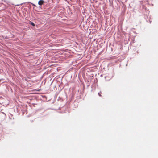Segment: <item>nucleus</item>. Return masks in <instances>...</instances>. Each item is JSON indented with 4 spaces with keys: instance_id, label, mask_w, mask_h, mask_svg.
<instances>
[{
    "instance_id": "obj_1",
    "label": "nucleus",
    "mask_w": 158,
    "mask_h": 158,
    "mask_svg": "<svg viewBox=\"0 0 158 158\" xmlns=\"http://www.w3.org/2000/svg\"><path fill=\"white\" fill-rule=\"evenodd\" d=\"M44 2L43 0H40L38 2V3L39 5H42L44 4Z\"/></svg>"
},
{
    "instance_id": "obj_2",
    "label": "nucleus",
    "mask_w": 158,
    "mask_h": 158,
    "mask_svg": "<svg viewBox=\"0 0 158 158\" xmlns=\"http://www.w3.org/2000/svg\"><path fill=\"white\" fill-rule=\"evenodd\" d=\"M101 92H100V93H98V94L99 96H100V97H101L102 96V95H101Z\"/></svg>"
},
{
    "instance_id": "obj_3",
    "label": "nucleus",
    "mask_w": 158,
    "mask_h": 158,
    "mask_svg": "<svg viewBox=\"0 0 158 158\" xmlns=\"http://www.w3.org/2000/svg\"><path fill=\"white\" fill-rule=\"evenodd\" d=\"M31 24L33 26H35L34 23H31Z\"/></svg>"
},
{
    "instance_id": "obj_4",
    "label": "nucleus",
    "mask_w": 158,
    "mask_h": 158,
    "mask_svg": "<svg viewBox=\"0 0 158 158\" xmlns=\"http://www.w3.org/2000/svg\"><path fill=\"white\" fill-rule=\"evenodd\" d=\"M31 4L33 6H36L34 4H33V3H31Z\"/></svg>"
}]
</instances>
